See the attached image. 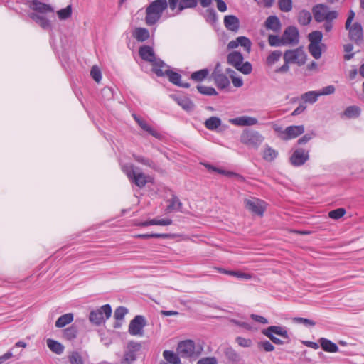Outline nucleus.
I'll return each mask as SVG.
<instances>
[{
  "instance_id": "54",
  "label": "nucleus",
  "mask_w": 364,
  "mask_h": 364,
  "mask_svg": "<svg viewBox=\"0 0 364 364\" xmlns=\"http://www.w3.org/2000/svg\"><path fill=\"white\" fill-rule=\"evenodd\" d=\"M236 70H237L238 71H240V73H242L244 75H249L251 73V72L252 70V66L250 62L246 61L245 63H242L237 68Z\"/></svg>"
},
{
  "instance_id": "19",
  "label": "nucleus",
  "mask_w": 364,
  "mask_h": 364,
  "mask_svg": "<svg viewBox=\"0 0 364 364\" xmlns=\"http://www.w3.org/2000/svg\"><path fill=\"white\" fill-rule=\"evenodd\" d=\"M31 19L35 21L44 30H51L52 24L50 21L44 16V14H38L35 12H31L28 14Z\"/></svg>"
},
{
  "instance_id": "45",
  "label": "nucleus",
  "mask_w": 364,
  "mask_h": 364,
  "mask_svg": "<svg viewBox=\"0 0 364 364\" xmlns=\"http://www.w3.org/2000/svg\"><path fill=\"white\" fill-rule=\"evenodd\" d=\"M323 38L322 32L320 31H314L308 35L309 44H320Z\"/></svg>"
},
{
  "instance_id": "3",
  "label": "nucleus",
  "mask_w": 364,
  "mask_h": 364,
  "mask_svg": "<svg viewBox=\"0 0 364 364\" xmlns=\"http://www.w3.org/2000/svg\"><path fill=\"white\" fill-rule=\"evenodd\" d=\"M198 2L202 7L207 8L211 4L212 0H168V5L170 9L178 15L186 9L196 8Z\"/></svg>"
},
{
  "instance_id": "50",
  "label": "nucleus",
  "mask_w": 364,
  "mask_h": 364,
  "mask_svg": "<svg viewBox=\"0 0 364 364\" xmlns=\"http://www.w3.org/2000/svg\"><path fill=\"white\" fill-rule=\"evenodd\" d=\"M197 90L200 94L208 95V96L218 95V92L215 90V89L212 87H207L205 85H198L197 86Z\"/></svg>"
},
{
  "instance_id": "61",
  "label": "nucleus",
  "mask_w": 364,
  "mask_h": 364,
  "mask_svg": "<svg viewBox=\"0 0 364 364\" xmlns=\"http://www.w3.org/2000/svg\"><path fill=\"white\" fill-rule=\"evenodd\" d=\"M315 134L314 132L307 133L303 135L301 138H299L297 141L298 145H303L309 142L314 136H315Z\"/></svg>"
},
{
  "instance_id": "12",
  "label": "nucleus",
  "mask_w": 364,
  "mask_h": 364,
  "mask_svg": "<svg viewBox=\"0 0 364 364\" xmlns=\"http://www.w3.org/2000/svg\"><path fill=\"white\" fill-rule=\"evenodd\" d=\"M146 325V321L144 316L136 315L131 320L128 332L132 336L142 335L143 328Z\"/></svg>"
},
{
  "instance_id": "9",
  "label": "nucleus",
  "mask_w": 364,
  "mask_h": 364,
  "mask_svg": "<svg viewBox=\"0 0 364 364\" xmlns=\"http://www.w3.org/2000/svg\"><path fill=\"white\" fill-rule=\"evenodd\" d=\"M124 171L129 181L140 188L145 187L149 182V177L142 172H136L133 165L125 166Z\"/></svg>"
},
{
  "instance_id": "6",
  "label": "nucleus",
  "mask_w": 364,
  "mask_h": 364,
  "mask_svg": "<svg viewBox=\"0 0 364 364\" xmlns=\"http://www.w3.org/2000/svg\"><path fill=\"white\" fill-rule=\"evenodd\" d=\"M264 137L257 131L245 129L240 135V142L243 144L257 149L263 142Z\"/></svg>"
},
{
  "instance_id": "55",
  "label": "nucleus",
  "mask_w": 364,
  "mask_h": 364,
  "mask_svg": "<svg viewBox=\"0 0 364 364\" xmlns=\"http://www.w3.org/2000/svg\"><path fill=\"white\" fill-rule=\"evenodd\" d=\"M346 213V211L344 208H340L330 211L328 213V216L331 219L338 220L341 218Z\"/></svg>"
},
{
  "instance_id": "31",
  "label": "nucleus",
  "mask_w": 364,
  "mask_h": 364,
  "mask_svg": "<svg viewBox=\"0 0 364 364\" xmlns=\"http://www.w3.org/2000/svg\"><path fill=\"white\" fill-rule=\"evenodd\" d=\"M78 328L75 324L63 330V338L69 341H73L77 336Z\"/></svg>"
},
{
  "instance_id": "25",
  "label": "nucleus",
  "mask_w": 364,
  "mask_h": 364,
  "mask_svg": "<svg viewBox=\"0 0 364 364\" xmlns=\"http://www.w3.org/2000/svg\"><path fill=\"white\" fill-rule=\"evenodd\" d=\"M134 119L137 122L139 126L144 131L147 132L151 136L160 139L161 134L159 133L156 130L153 129L150 125H149L145 120L137 116L136 114H133Z\"/></svg>"
},
{
  "instance_id": "2",
  "label": "nucleus",
  "mask_w": 364,
  "mask_h": 364,
  "mask_svg": "<svg viewBox=\"0 0 364 364\" xmlns=\"http://www.w3.org/2000/svg\"><path fill=\"white\" fill-rule=\"evenodd\" d=\"M141 343L135 341H130L125 346L122 355L117 354L119 358V364H134L138 360L141 350Z\"/></svg>"
},
{
  "instance_id": "29",
  "label": "nucleus",
  "mask_w": 364,
  "mask_h": 364,
  "mask_svg": "<svg viewBox=\"0 0 364 364\" xmlns=\"http://www.w3.org/2000/svg\"><path fill=\"white\" fill-rule=\"evenodd\" d=\"M215 82V85L219 90H224L230 86V80L225 74L218 75L211 77Z\"/></svg>"
},
{
  "instance_id": "22",
  "label": "nucleus",
  "mask_w": 364,
  "mask_h": 364,
  "mask_svg": "<svg viewBox=\"0 0 364 364\" xmlns=\"http://www.w3.org/2000/svg\"><path fill=\"white\" fill-rule=\"evenodd\" d=\"M230 122L237 126H252L258 123V120L255 117L249 116H242L230 119Z\"/></svg>"
},
{
  "instance_id": "53",
  "label": "nucleus",
  "mask_w": 364,
  "mask_h": 364,
  "mask_svg": "<svg viewBox=\"0 0 364 364\" xmlns=\"http://www.w3.org/2000/svg\"><path fill=\"white\" fill-rule=\"evenodd\" d=\"M57 14L60 20H65L68 18L72 15L71 5H68L67 7L58 11Z\"/></svg>"
},
{
  "instance_id": "28",
  "label": "nucleus",
  "mask_w": 364,
  "mask_h": 364,
  "mask_svg": "<svg viewBox=\"0 0 364 364\" xmlns=\"http://www.w3.org/2000/svg\"><path fill=\"white\" fill-rule=\"evenodd\" d=\"M318 342L322 349L326 352L336 353L339 350L338 346L335 343L326 338H321L318 340Z\"/></svg>"
},
{
  "instance_id": "52",
  "label": "nucleus",
  "mask_w": 364,
  "mask_h": 364,
  "mask_svg": "<svg viewBox=\"0 0 364 364\" xmlns=\"http://www.w3.org/2000/svg\"><path fill=\"white\" fill-rule=\"evenodd\" d=\"M258 349L264 352H272L274 350V346L267 340L262 341L257 343Z\"/></svg>"
},
{
  "instance_id": "16",
  "label": "nucleus",
  "mask_w": 364,
  "mask_h": 364,
  "mask_svg": "<svg viewBox=\"0 0 364 364\" xmlns=\"http://www.w3.org/2000/svg\"><path fill=\"white\" fill-rule=\"evenodd\" d=\"M349 38L355 44L360 45L363 40V28L360 23L355 22L350 28Z\"/></svg>"
},
{
  "instance_id": "47",
  "label": "nucleus",
  "mask_w": 364,
  "mask_h": 364,
  "mask_svg": "<svg viewBox=\"0 0 364 364\" xmlns=\"http://www.w3.org/2000/svg\"><path fill=\"white\" fill-rule=\"evenodd\" d=\"M68 358L70 364H84L83 358L77 351L70 352Z\"/></svg>"
},
{
  "instance_id": "24",
  "label": "nucleus",
  "mask_w": 364,
  "mask_h": 364,
  "mask_svg": "<svg viewBox=\"0 0 364 364\" xmlns=\"http://www.w3.org/2000/svg\"><path fill=\"white\" fill-rule=\"evenodd\" d=\"M224 25L228 30L236 32L240 28V20L235 15H227L224 17Z\"/></svg>"
},
{
  "instance_id": "8",
  "label": "nucleus",
  "mask_w": 364,
  "mask_h": 364,
  "mask_svg": "<svg viewBox=\"0 0 364 364\" xmlns=\"http://www.w3.org/2000/svg\"><path fill=\"white\" fill-rule=\"evenodd\" d=\"M312 13L314 20L321 23L326 19H336L338 14L336 11H329V7L323 4H318L313 6Z\"/></svg>"
},
{
  "instance_id": "13",
  "label": "nucleus",
  "mask_w": 364,
  "mask_h": 364,
  "mask_svg": "<svg viewBox=\"0 0 364 364\" xmlns=\"http://www.w3.org/2000/svg\"><path fill=\"white\" fill-rule=\"evenodd\" d=\"M166 69L164 70L163 68L156 69V75L157 77H168V80L175 85H178L181 82V75L178 73L172 70L170 66L166 65Z\"/></svg>"
},
{
  "instance_id": "7",
  "label": "nucleus",
  "mask_w": 364,
  "mask_h": 364,
  "mask_svg": "<svg viewBox=\"0 0 364 364\" xmlns=\"http://www.w3.org/2000/svg\"><path fill=\"white\" fill-rule=\"evenodd\" d=\"M178 353L183 358L198 357L203 351V347L199 346L196 350V344L193 340H185L179 342L177 346Z\"/></svg>"
},
{
  "instance_id": "32",
  "label": "nucleus",
  "mask_w": 364,
  "mask_h": 364,
  "mask_svg": "<svg viewBox=\"0 0 364 364\" xmlns=\"http://www.w3.org/2000/svg\"><path fill=\"white\" fill-rule=\"evenodd\" d=\"M133 36L138 41L144 42L149 38L150 33L148 29L139 27L135 29Z\"/></svg>"
},
{
  "instance_id": "37",
  "label": "nucleus",
  "mask_w": 364,
  "mask_h": 364,
  "mask_svg": "<svg viewBox=\"0 0 364 364\" xmlns=\"http://www.w3.org/2000/svg\"><path fill=\"white\" fill-rule=\"evenodd\" d=\"M318 91H309L301 95V99L305 103L314 104L318 100Z\"/></svg>"
},
{
  "instance_id": "57",
  "label": "nucleus",
  "mask_w": 364,
  "mask_h": 364,
  "mask_svg": "<svg viewBox=\"0 0 364 364\" xmlns=\"http://www.w3.org/2000/svg\"><path fill=\"white\" fill-rule=\"evenodd\" d=\"M127 313L128 309L126 307L121 306L115 309L114 317L116 320H122Z\"/></svg>"
},
{
  "instance_id": "64",
  "label": "nucleus",
  "mask_w": 364,
  "mask_h": 364,
  "mask_svg": "<svg viewBox=\"0 0 364 364\" xmlns=\"http://www.w3.org/2000/svg\"><path fill=\"white\" fill-rule=\"evenodd\" d=\"M196 364H218L215 357H205L200 359Z\"/></svg>"
},
{
  "instance_id": "63",
  "label": "nucleus",
  "mask_w": 364,
  "mask_h": 364,
  "mask_svg": "<svg viewBox=\"0 0 364 364\" xmlns=\"http://www.w3.org/2000/svg\"><path fill=\"white\" fill-rule=\"evenodd\" d=\"M335 87L333 85H328L324 87L321 90H318V97L321 95H328L334 93Z\"/></svg>"
},
{
  "instance_id": "1",
  "label": "nucleus",
  "mask_w": 364,
  "mask_h": 364,
  "mask_svg": "<svg viewBox=\"0 0 364 364\" xmlns=\"http://www.w3.org/2000/svg\"><path fill=\"white\" fill-rule=\"evenodd\" d=\"M168 6H169L168 0H154L151 2L146 8V24L149 26L155 25Z\"/></svg>"
},
{
  "instance_id": "20",
  "label": "nucleus",
  "mask_w": 364,
  "mask_h": 364,
  "mask_svg": "<svg viewBox=\"0 0 364 364\" xmlns=\"http://www.w3.org/2000/svg\"><path fill=\"white\" fill-rule=\"evenodd\" d=\"M30 8L38 14L43 15L47 13H54V9L50 4L41 2L38 0H32Z\"/></svg>"
},
{
  "instance_id": "30",
  "label": "nucleus",
  "mask_w": 364,
  "mask_h": 364,
  "mask_svg": "<svg viewBox=\"0 0 364 364\" xmlns=\"http://www.w3.org/2000/svg\"><path fill=\"white\" fill-rule=\"evenodd\" d=\"M163 357L168 364H181L178 355L172 350H165L163 352Z\"/></svg>"
},
{
  "instance_id": "10",
  "label": "nucleus",
  "mask_w": 364,
  "mask_h": 364,
  "mask_svg": "<svg viewBox=\"0 0 364 364\" xmlns=\"http://www.w3.org/2000/svg\"><path fill=\"white\" fill-rule=\"evenodd\" d=\"M283 58L287 63H297L299 65H302L305 63L306 55L303 51L301 48H298L293 50H287L284 52Z\"/></svg>"
},
{
  "instance_id": "36",
  "label": "nucleus",
  "mask_w": 364,
  "mask_h": 364,
  "mask_svg": "<svg viewBox=\"0 0 364 364\" xmlns=\"http://www.w3.org/2000/svg\"><path fill=\"white\" fill-rule=\"evenodd\" d=\"M222 121L218 117H210L205 122V127L209 130H215L221 125Z\"/></svg>"
},
{
  "instance_id": "59",
  "label": "nucleus",
  "mask_w": 364,
  "mask_h": 364,
  "mask_svg": "<svg viewBox=\"0 0 364 364\" xmlns=\"http://www.w3.org/2000/svg\"><path fill=\"white\" fill-rule=\"evenodd\" d=\"M237 344L244 348L250 347L252 344V341L250 338H245L241 336H237L235 339Z\"/></svg>"
},
{
  "instance_id": "46",
  "label": "nucleus",
  "mask_w": 364,
  "mask_h": 364,
  "mask_svg": "<svg viewBox=\"0 0 364 364\" xmlns=\"http://www.w3.org/2000/svg\"><path fill=\"white\" fill-rule=\"evenodd\" d=\"M220 272L221 273H223V274H228V275H231V276H234V277H236L237 278H244V279H250L252 278L251 274H250L248 273L242 272H240V271H231V270H226L225 269H220Z\"/></svg>"
},
{
  "instance_id": "40",
  "label": "nucleus",
  "mask_w": 364,
  "mask_h": 364,
  "mask_svg": "<svg viewBox=\"0 0 364 364\" xmlns=\"http://www.w3.org/2000/svg\"><path fill=\"white\" fill-rule=\"evenodd\" d=\"M169 204L167 206V210L168 211H172L174 210H180L182 208V203L180 201L179 198L173 195L171 198L168 200Z\"/></svg>"
},
{
  "instance_id": "41",
  "label": "nucleus",
  "mask_w": 364,
  "mask_h": 364,
  "mask_svg": "<svg viewBox=\"0 0 364 364\" xmlns=\"http://www.w3.org/2000/svg\"><path fill=\"white\" fill-rule=\"evenodd\" d=\"M282 53L280 50L271 52L266 59V65L269 67L272 66L281 58Z\"/></svg>"
},
{
  "instance_id": "35",
  "label": "nucleus",
  "mask_w": 364,
  "mask_h": 364,
  "mask_svg": "<svg viewBox=\"0 0 364 364\" xmlns=\"http://www.w3.org/2000/svg\"><path fill=\"white\" fill-rule=\"evenodd\" d=\"M312 20L311 14L305 9L301 10L299 13L298 22L301 26H307L310 23Z\"/></svg>"
},
{
  "instance_id": "62",
  "label": "nucleus",
  "mask_w": 364,
  "mask_h": 364,
  "mask_svg": "<svg viewBox=\"0 0 364 364\" xmlns=\"http://www.w3.org/2000/svg\"><path fill=\"white\" fill-rule=\"evenodd\" d=\"M294 321L296 323H303L306 326H314L316 325L315 321L306 318L296 317L294 318Z\"/></svg>"
},
{
  "instance_id": "11",
  "label": "nucleus",
  "mask_w": 364,
  "mask_h": 364,
  "mask_svg": "<svg viewBox=\"0 0 364 364\" xmlns=\"http://www.w3.org/2000/svg\"><path fill=\"white\" fill-rule=\"evenodd\" d=\"M309 159V150L302 148H296L293 151L289 157V162L293 166L299 167L303 166Z\"/></svg>"
},
{
  "instance_id": "60",
  "label": "nucleus",
  "mask_w": 364,
  "mask_h": 364,
  "mask_svg": "<svg viewBox=\"0 0 364 364\" xmlns=\"http://www.w3.org/2000/svg\"><path fill=\"white\" fill-rule=\"evenodd\" d=\"M353 49V46L351 43H348L344 45L343 50L346 53V54L344 55V59L346 60H350L352 59L354 56V53H350Z\"/></svg>"
},
{
  "instance_id": "27",
  "label": "nucleus",
  "mask_w": 364,
  "mask_h": 364,
  "mask_svg": "<svg viewBox=\"0 0 364 364\" xmlns=\"http://www.w3.org/2000/svg\"><path fill=\"white\" fill-rule=\"evenodd\" d=\"M242 54L238 51H232L227 56V63L235 69L243 62Z\"/></svg>"
},
{
  "instance_id": "42",
  "label": "nucleus",
  "mask_w": 364,
  "mask_h": 364,
  "mask_svg": "<svg viewBox=\"0 0 364 364\" xmlns=\"http://www.w3.org/2000/svg\"><path fill=\"white\" fill-rule=\"evenodd\" d=\"M133 158L136 161H137L141 164L147 166L153 169L156 168V165L155 162L153 161L150 159L146 158L143 156L136 155V154H133Z\"/></svg>"
},
{
  "instance_id": "26",
  "label": "nucleus",
  "mask_w": 364,
  "mask_h": 364,
  "mask_svg": "<svg viewBox=\"0 0 364 364\" xmlns=\"http://www.w3.org/2000/svg\"><path fill=\"white\" fill-rule=\"evenodd\" d=\"M224 355L228 360V364H238L241 360L239 353L231 346L225 348Z\"/></svg>"
},
{
  "instance_id": "23",
  "label": "nucleus",
  "mask_w": 364,
  "mask_h": 364,
  "mask_svg": "<svg viewBox=\"0 0 364 364\" xmlns=\"http://www.w3.org/2000/svg\"><path fill=\"white\" fill-rule=\"evenodd\" d=\"M267 29L272 30L274 33H279L282 28V23L279 18L274 15L267 17L264 22Z\"/></svg>"
},
{
  "instance_id": "43",
  "label": "nucleus",
  "mask_w": 364,
  "mask_h": 364,
  "mask_svg": "<svg viewBox=\"0 0 364 364\" xmlns=\"http://www.w3.org/2000/svg\"><path fill=\"white\" fill-rule=\"evenodd\" d=\"M203 16L205 21L209 23L214 24L218 21L217 13L213 8L206 9Z\"/></svg>"
},
{
  "instance_id": "58",
  "label": "nucleus",
  "mask_w": 364,
  "mask_h": 364,
  "mask_svg": "<svg viewBox=\"0 0 364 364\" xmlns=\"http://www.w3.org/2000/svg\"><path fill=\"white\" fill-rule=\"evenodd\" d=\"M90 75L92 77V79L97 82H100V81L102 79V73L97 66H93L92 68L90 71Z\"/></svg>"
},
{
  "instance_id": "44",
  "label": "nucleus",
  "mask_w": 364,
  "mask_h": 364,
  "mask_svg": "<svg viewBox=\"0 0 364 364\" xmlns=\"http://www.w3.org/2000/svg\"><path fill=\"white\" fill-rule=\"evenodd\" d=\"M268 43L272 47H279L286 46L283 37H279L277 35L270 34L268 36Z\"/></svg>"
},
{
  "instance_id": "49",
  "label": "nucleus",
  "mask_w": 364,
  "mask_h": 364,
  "mask_svg": "<svg viewBox=\"0 0 364 364\" xmlns=\"http://www.w3.org/2000/svg\"><path fill=\"white\" fill-rule=\"evenodd\" d=\"M308 49L315 59H319L321 57L322 51L320 44H309Z\"/></svg>"
},
{
  "instance_id": "33",
  "label": "nucleus",
  "mask_w": 364,
  "mask_h": 364,
  "mask_svg": "<svg viewBox=\"0 0 364 364\" xmlns=\"http://www.w3.org/2000/svg\"><path fill=\"white\" fill-rule=\"evenodd\" d=\"M47 346L49 349L56 353L57 355H60L64 351V346L60 342L55 341L53 339L49 338L47 340Z\"/></svg>"
},
{
  "instance_id": "5",
  "label": "nucleus",
  "mask_w": 364,
  "mask_h": 364,
  "mask_svg": "<svg viewBox=\"0 0 364 364\" xmlns=\"http://www.w3.org/2000/svg\"><path fill=\"white\" fill-rule=\"evenodd\" d=\"M112 315V307L107 304L101 307L92 310L89 314L90 322L97 326L105 323Z\"/></svg>"
},
{
  "instance_id": "18",
  "label": "nucleus",
  "mask_w": 364,
  "mask_h": 364,
  "mask_svg": "<svg viewBox=\"0 0 364 364\" xmlns=\"http://www.w3.org/2000/svg\"><path fill=\"white\" fill-rule=\"evenodd\" d=\"M267 332L272 333V335L276 334L282 337L284 339L286 340L287 343H289L291 341L286 327L279 326H270L267 328L263 329L262 331V334H266Z\"/></svg>"
},
{
  "instance_id": "56",
  "label": "nucleus",
  "mask_w": 364,
  "mask_h": 364,
  "mask_svg": "<svg viewBox=\"0 0 364 364\" xmlns=\"http://www.w3.org/2000/svg\"><path fill=\"white\" fill-rule=\"evenodd\" d=\"M278 5L281 11L289 12L292 9V0H279Z\"/></svg>"
},
{
  "instance_id": "14",
  "label": "nucleus",
  "mask_w": 364,
  "mask_h": 364,
  "mask_svg": "<svg viewBox=\"0 0 364 364\" xmlns=\"http://www.w3.org/2000/svg\"><path fill=\"white\" fill-rule=\"evenodd\" d=\"M285 45H296L299 41V33L296 27L289 26L286 28L282 34Z\"/></svg>"
},
{
  "instance_id": "34",
  "label": "nucleus",
  "mask_w": 364,
  "mask_h": 364,
  "mask_svg": "<svg viewBox=\"0 0 364 364\" xmlns=\"http://www.w3.org/2000/svg\"><path fill=\"white\" fill-rule=\"evenodd\" d=\"M73 321V314L72 313L65 314L60 316L55 321L57 328H63Z\"/></svg>"
},
{
  "instance_id": "17",
  "label": "nucleus",
  "mask_w": 364,
  "mask_h": 364,
  "mask_svg": "<svg viewBox=\"0 0 364 364\" xmlns=\"http://www.w3.org/2000/svg\"><path fill=\"white\" fill-rule=\"evenodd\" d=\"M170 96L185 111L189 112L194 109L195 105L189 97L176 95H171Z\"/></svg>"
},
{
  "instance_id": "48",
  "label": "nucleus",
  "mask_w": 364,
  "mask_h": 364,
  "mask_svg": "<svg viewBox=\"0 0 364 364\" xmlns=\"http://www.w3.org/2000/svg\"><path fill=\"white\" fill-rule=\"evenodd\" d=\"M278 156V152L274 149L267 146L263 154V159L267 161H274Z\"/></svg>"
},
{
  "instance_id": "15",
  "label": "nucleus",
  "mask_w": 364,
  "mask_h": 364,
  "mask_svg": "<svg viewBox=\"0 0 364 364\" xmlns=\"http://www.w3.org/2000/svg\"><path fill=\"white\" fill-rule=\"evenodd\" d=\"M245 208L252 213L262 216L265 211L264 202L262 200L254 198L245 200Z\"/></svg>"
},
{
  "instance_id": "21",
  "label": "nucleus",
  "mask_w": 364,
  "mask_h": 364,
  "mask_svg": "<svg viewBox=\"0 0 364 364\" xmlns=\"http://www.w3.org/2000/svg\"><path fill=\"white\" fill-rule=\"evenodd\" d=\"M304 130L305 129L304 125L289 126L283 132L284 136L282 138L286 140L296 138L302 134L304 132Z\"/></svg>"
},
{
  "instance_id": "39",
  "label": "nucleus",
  "mask_w": 364,
  "mask_h": 364,
  "mask_svg": "<svg viewBox=\"0 0 364 364\" xmlns=\"http://www.w3.org/2000/svg\"><path fill=\"white\" fill-rule=\"evenodd\" d=\"M343 114L349 119L358 117L360 114V109L355 105L349 106L345 109Z\"/></svg>"
},
{
  "instance_id": "38",
  "label": "nucleus",
  "mask_w": 364,
  "mask_h": 364,
  "mask_svg": "<svg viewBox=\"0 0 364 364\" xmlns=\"http://www.w3.org/2000/svg\"><path fill=\"white\" fill-rule=\"evenodd\" d=\"M209 75V70L208 69H201L200 70L193 72L191 75V79L196 81V82H202Z\"/></svg>"
},
{
  "instance_id": "4",
  "label": "nucleus",
  "mask_w": 364,
  "mask_h": 364,
  "mask_svg": "<svg viewBox=\"0 0 364 364\" xmlns=\"http://www.w3.org/2000/svg\"><path fill=\"white\" fill-rule=\"evenodd\" d=\"M139 55L146 61L151 63V71L156 73V69L164 68L166 64L161 58H157L152 47L144 45L139 48Z\"/></svg>"
},
{
  "instance_id": "51",
  "label": "nucleus",
  "mask_w": 364,
  "mask_h": 364,
  "mask_svg": "<svg viewBox=\"0 0 364 364\" xmlns=\"http://www.w3.org/2000/svg\"><path fill=\"white\" fill-rule=\"evenodd\" d=\"M238 46H241L245 50L250 53L251 50L252 43L251 41L246 36H239L237 38Z\"/></svg>"
}]
</instances>
